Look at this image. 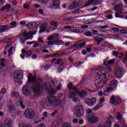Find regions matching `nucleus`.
<instances>
[{
	"label": "nucleus",
	"instance_id": "obj_1",
	"mask_svg": "<svg viewBox=\"0 0 127 127\" xmlns=\"http://www.w3.org/2000/svg\"><path fill=\"white\" fill-rule=\"evenodd\" d=\"M112 68L110 66H107L106 68L100 70L97 73L96 78L95 82V86L97 89H101L108 83L106 78L107 72H112Z\"/></svg>",
	"mask_w": 127,
	"mask_h": 127
},
{
	"label": "nucleus",
	"instance_id": "obj_2",
	"mask_svg": "<svg viewBox=\"0 0 127 127\" xmlns=\"http://www.w3.org/2000/svg\"><path fill=\"white\" fill-rule=\"evenodd\" d=\"M28 83H36L35 85L33 87V92H34L35 94H38L39 93L41 87L40 79H36V76H33L31 73H29L28 76Z\"/></svg>",
	"mask_w": 127,
	"mask_h": 127
},
{
	"label": "nucleus",
	"instance_id": "obj_3",
	"mask_svg": "<svg viewBox=\"0 0 127 127\" xmlns=\"http://www.w3.org/2000/svg\"><path fill=\"white\" fill-rule=\"evenodd\" d=\"M36 33V31L34 32H29L24 31L22 35H17L16 37L17 38H19L21 43H23L24 44L25 43V41L27 40V39H32V35L33 34H35Z\"/></svg>",
	"mask_w": 127,
	"mask_h": 127
},
{
	"label": "nucleus",
	"instance_id": "obj_4",
	"mask_svg": "<svg viewBox=\"0 0 127 127\" xmlns=\"http://www.w3.org/2000/svg\"><path fill=\"white\" fill-rule=\"evenodd\" d=\"M61 103H62V100L58 101L57 97L51 96L47 99L46 105L50 107L51 106H58V105H61Z\"/></svg>",
	"mask_w": 127,
	"mask_h": 127
},
{
	"label": "nucleus",
	"instance_id": "obj_5",
	"mask_svg": "<svg viewBox=\"0 0 127 127\" xmlns=\"http://www.w3.org/2000/svg\"><path fill=\"white\" fill-rule=\"evenodd\" d=\"M74 113L77 118H81L84 115V107L79 105L76 106L74 109Z\"/></svg>",
	"mask_w": 127,
	"mask_h": 127
},
{
	"label": "nucleus",
	"instance_id": "obj_6",
	"mask_svg": "<svg viewBox=\"0 0 127 127\" xmlns=\"http://www.w3.org/2000/svg\"><path fill=\"white\" fill-rule=\"evenodd\" d=\"M123 8L124 5L122 4H118L114 6V9L117 11L115 13L116 17H123L121 14L123 13Z\"/></svg>",
	"mask_w": 127,
	"mask_h": 127
},
{
	"label": "nucleus",
	"instance_id": "obj_7",
	"mask_svg": "<svg viewBox=\"0 0 127 127\" xmlns=\"http://www.w3.org/2000/svg\"><path fill=\"white\" fill-rule=\"evenodd\" d=\"M117 86H118L117 80L116 79H113L110 81L109 83V87H107V90L105 92H107V93L112 92V91H113L114 89H115V88H117Z\"/></svg>",
	"mask_w": 127,
	"mask_h": 127
},
{
	"label": "nucleus",
	"instance_id": "obj_8",
	"mask_svg": "<svg viewBox=\"0 0 127 127\" xmlns=\"http://www.w3.org/2000/svg\"><path fill=\"white\" fill-rule=\"evenodd\" d=\"M109 103L111 105H114V106H119L122 103V99L119 97H116L115 95H113L110 98Z\"/></svg>",
	"mask_w": 127,
	"mask_h": 127
},
{
	"label": "nucleus",
	"instance_id": "obj_9",
	"mask_svg": "<svg viewBox=\"0 0 127 127\" xmlns=\"http://www.w3.org/2000/svg\"><path fill=\"white\" fill-rule=\"evenodd\" d=\"M125 69L122 67H117L114 70V75L116 78H122L124 75Z\"/></svg>",
	"mask_w": 127,
	"mask_h": 127
},
{
	"label": "nucleus",
	"instance_id": "obj_10",
	"mask_svg": "<svg viewBox=\"0 0 127 127\" xmlns=\"http://www.w3.org/2000/svg\"><path fill=\"white\" fill-rule=\"evenodd\" d=\"M25 117L27 118V119H29V120H31V119H33L34 116H35V112L34 110L32 109H26L24 112Z\"/></svg>",
	"mask_w": 127,
	"mask_h": 127
},
{
	"label": "nucleus",
	"instance_id": "obj_11",
	"mask_svg": "<svg viewBox=\"0 0 127 127\" xmlns=\"http://www.w3.org/2000/svg\"><path fill=\"white\" fill-rule=\"evenodd\" d=\"M82 4H83V1L82 0H75L70 5L69 8L70 9H75V8L81 6Z\"/></svg>",
	"mask_w": 127,
	"mask_h": 127
},
{
	"label": "nucleus",
	"instance_id": "obj_12",
	"mask_svg": "<svg viewBox=\"0 0 127 127\" xmlns=\"http://www.w3.org/2000/svg\"><path fill=\"white\" fill-rule=\"evenodd\" d=\"M14 74H16V75L13 78V80L16 83H18L23 78V75L21 74V72L18 71H15Z\"/></svg>",
	"mask_w": 127,
	"mask_h": 127
},
{
	"label": "nucleus",
	"instance_id": "obj_13",
	"mask_svg": "<svg viewBox=\"0 0 127 127\" xmlns=\"http://www.w3.org/2000/svg\"><path fill=\"white\" fill-rule=\"evenodd\" d=\"M86 45V43L84 41H79L77 42L76 44H75L73 45L72 47L73 49H75L76 50H78V49H81L82 47H84Z\"/></svg>",
	"mask_w": 127,
	"mask_h": 127
},
{
	"label": "nucleus",
	"instance_id": "obj_14",
	"mask_svg": "<svg viewBox=\"0 0 127 127\" xmlns=\"http://www.w3.org/2000/svg\"><path fill=\"white\" fill-rule=\"evenodd\" d=\"M87 120L90 124H97V123H99V119L98 117L96 116V114H94L93 116L88 117Z\"/></svg>",
	"mask_w": 127,
	"mask_h": 127
},
{
	"label": "nucleus",
	"instance_id": "obj_15",
	"mask_svg": "<svg viewBox=\"0 0 127 127\" xmlns=\"http://www.w3.org/2000/svg\"><path fill=\"white\" fill-rule=\"evenodd\" d=\"M102 2L101 0H89L86 3V5H92V6H96L98 4H100Z\"/></svg>",
	"mask_w": 127,
	"mask_h": 127
},
{
	"label": "nucleus",
	"instance_id": "obj_16",
	"mask_svg": "<svg viewBox=\"0 0 127 127\" xmlns=\"http://www.w3.org/2000/svg\"><path fill=\"white\" fill-rule=\"evenodd\" d=\"M96 102H97V99L95 97H93L91 99L86 98L85 100V104H88V106H90V107L94 106V105L96 104Z\"/></svg>",
	"mask_w": 127,
	"mask_h": 127
},
{
	"label": "nucleus",
	"instance_id": "obj_17",
	"mask_svg": "<svg viewBox=\"0 0 127 127\" xmlns=\"http://www.w3.org/2000/svg\"><path fill=\"white\" fill-rule=\"evenodd\" d=\"M104 36H101V35H99L96 36L95 38V40H96L95 41V46H97L98 45H100V44H101V42H103V41H104Z\"/></svg>",
	"mask_w": 127,
	"mask_h": 127
},
{
	"label": "nucleus",
	"instance_id": "obj_18",
	"mask_svg": "<svg viewBox=\"0 0 127 127\" xmlns=\"http://www.w3.org/2000/svg\"><path fill=\"white\" fill-rule=\"evenodd\" d=\"M42 87L43 89H45L47 92H51L50 88H51V85L49 82H45L43 84Z\"/></svg>",
	"mask_w": 127,
	"mask_h": 127
},
{
	"label": "nucleus",
	"instance_id": "obj_19",
	"mask_svg": "<svg viewBox=\"0 0 127 127\" xmlns=\"http://www.w3.org/2000/svg\"><path fill=\"white\" fill-rule=\"evenodd\" d=\"M22 91L25 96H29V95H30V91H29L28 86L27 85L23 86Z\"/></svg>",
	"mask_w": 127,
	"mask_h": 127
},
{
	"label": "nucleus",
	"instance_id": "obj_20",
	"mask_svg": "<svg viewBox=\"0 0 127 127\" xmlns=\"http://www.w3.org/2000/svg\"><path fill=\"white\" fill-rule=\"evenodd\" d=\"M12 125V121L9 118L5 119L4 126L5 127H11Z\"/></svg>",
	"mask_w": 127,
	"mask_h": 127
},
{
	"label": "nucleus",
	"instance_id": "obj_21",
	"mask_svg": "<svg viewBox=\"0 0 127 127\" xmlns=\"http://www.w3.org/2000/svg\"><path fill=\"white\" fill-rule=\"evenodd\" d=\"M71 30V31H73V32H76V33H82L84 31L82 28H79L78 27H73Z\"/></svg>",
	"mask_w": 127,
	"mask_h": 127
},
{
	"label": "nucleus",
	"instance_id": "obj_22",
	"mask_svg": "<svg viewBox=\"0 0 127 127\" xmlns=\"http://www.w3.org/2000/svg\"><path fill=\"white\" fill-rule=\"evenodd\" d=\"M21 52L26 57H30L32 55V51H27L25 49H22Z\"/></svg>",
	"mask_w": 127,
	"mask_h": 127
},
{
	"label": "nucleus",
	"instance_id": "obj_23",
	"mask_svg": "<svg viewBox=\"0 0 127 127\" xmlns=\"http://www.w3.org/2000/svg\"><path fill=\"white\" fill-rule=\"evenodd\" d=\"M8 27V24L4 25H0V33H2V32H4V31L6 30H8L7 27Z\"/></svg>",
	"mask_w": 127,
	"mask_h": 127
},
{
	"label": "nucleus",
	"instance_id": "obj_24",
	"mask_svg": "<svg viewBox=\"0 0 127 127\" xmlns=\"http://www.w3.org/2000/svg\"><path fill=\"white\" fill-rule=\"evenodd\" d=\"M94 115H95V114L93 113L91 109L86 110V118L87 119L88 118H90L91 116H94Z\"/></svg>",
	"mask_w": 127,
	"mask_h": 127
},
{
	"label": "nucleus",
	"instance_id": "obj_25",
	"mask_svg": "<svg viewBox=\"0 0 127 127\" xmlns=\"http://www.w3.org/2000/svg\"><path fill=\"white\" fill-rule=\"evenodd\" d=\"M16 26H17L16 22L13 21L10 23V25H8V27H7L8 30H9V29H11L12 28H14V27H16Z\"/></svg>",
	"mask_w": 127,
	"mask_h": 127
},
{
	"label": "nucleus",
	"instance_id": "obj_26",
	"mask_svg": "<svg viewBox=\"0 0 127 127\" xmlns=\"http://www.w3.org/2000/svg\"><path fill=\"white\" fill-rule=\"evenodd\" d=\"M53 6H54L55 8H58L59 6H60V1H59V0H54Z\"/></svg>",
	"mask_w": 127,
	"mask_h": 127
},
{
	"label": "nucleus",
	"instance_id": "obj_27",
	"mask_svg": "<svg viewBox=\"0 0 127 127\" xmlns=\"http://www.w3.org/2000/svg\"><path fill=\"white\" fill-rule=\"evenodd\" d=\"M36 26H38V24H37V23H36V22H33L29 23L27 25V27H28V28H32V27H36Z\"/></svg>",
	"mask_w": 127,
	"mask_h": 127
},
{
	"label": "nucleus",
	"instance_id": "obj_28",
	"mask_svg": "<svg viewBox=\"0 0 127 127\" xmlns=\"http://www.w3.org/2000/svg\"><path fill=\"white\" fill-rule=\"evenodd\" d=\"M112 54H113L114 56H116V57H118V58H121V57H123L124 56L123 53H119L117 51H113Z\"/></svg>",
	"mask_w": 127,
	"mask_h": 127
},
{
	"label": "nucleus",
	"instance_id": "obj_29",
	"mask_svg": "<svg viewBox=\"0 0 127 127\" xmlns=\"http://www.w3.org/2000/svg\"><path fill=\"white\" fill-rule=\"evenodd\" d=\"M11 8V5L10 4H7L1 8V11H3L4 10H6V9H9Z\"/></svg>",
	"mask_w": 127,
	"mask_h": 127
},
{
	"label": "nucleus",
	"instance_id": "obj_30",
	"mask_svg": "<svg viewBox=\"0 0 127 127\" xmlns=\"http://www.w3.org/2000/svg\"><path fill=\"white\" fill-rule=\"evenodd\" d=\"M109 120H108L106 123L105 126L107 127H110L112 126V120H113V117L112 116L110 117Z\"/></svg>",
	"mask_w": 127,
	"mask_h": 127
},
{
	"label": "nucleus",
	"instance_id": "obj_31",
	"mask_svg": "<svg viewBox=\"0 0 127 127\" xmlns=\"http://www.w3.org/2000/svg\"><path fill=\"white\" fill-rule=\"evenodd\" d=\"M47 25H48V24L46 23L42 24V28L40 30V32L41 33V32H43V31H45V30H46V27H47Z\"/></svg>",
	"mask_w": 127,
	"mask_h": 127
},
{
	"label": "nucleus",
	"instance_id": "obj_32",
	"mask_svg": "<svg viewBox=\"0 0 127 127\" xmlns=\"http://www.w3.org/2000/svg\"><path fill=\"white\" fill-rule=\"evenodd\" d=\"M83 23L85 24H91V18L89 19L88 18H84L83 19Z\"/></svg>",
	"mask_w": 127,
	"mask_h": 127
},
{
	"label": "nucleus",
	"instance_id": "obj_33",
	"mask_svg": "<svg viewBox=\"0 0 127 127\" xmlns=\"http://www.w3.org/2000/svg\"><path fill=\"white\" fill-rule=\"evenodd\" d=\"M9 110L10 112H14L15 111V106L11 103L9 106Z\"/></svg>",
	"mask_w": 127,
	"mask_h": 127
},
{
	"label": "nucleus",
	"instance_id": "obj_34",
	"mask_svg": "<svg viewBox=\"0 0 127 127\" xmlns=\"http://www.w3.org/2000/svg\"><path fill=\"white\" fill-rule=\"evenodd\" d=\"M103 103H100L99 104L96 105L95 107L93 108V111H97L100 109V108H101V107H103Z\"/></svg>",
	"mask_w": 127,
	"mask_h": 127
},
{
	"label": "nucleus",
	"instance_id": "obj_35",
	"mask_svg": "<svg viewBox=\"0 0 127 127\" xmlns=\"http://www.w3.org/2000/svg\"><path fill=\"white\" fill-rule=\"evenodd\" d=\"M53 55L55 57L57 56L58 57H61V56H62L63 55H65V52L60 53L59 52H58L56 53L55 54H54Z\"/></svg>",
	"mask_w": 127,
	"mask_h": 127
},
{
	"label": "nucleus",
	"instance_id": "obj_36",
	"mask_svg": "<svg viewBox=\"0 0 127 127\" xmlns=\"http://www.w3.org/2000/svg\"><path fill=\"white\" fill-rule=\"evenodd\" d=\"M11 96L12 97H14V98H18L19 97V93L17 92H12L11 93Z\"/></svg>",
	"mask_w": 127,
	"mask_h": 127
},
{
	"label": "nucleus",
	"instance_id": "obj_37",
	"mask_svg": "<svg viewBox=\"0 0 127 127\" xmlns=\"http://www.w3.org/2000/svg\"><path fill=\"white\" fill-rule=\"evenodd\" d=\"M19 127H32V126H31V125H30V124L21 123L19 125Z\"/></svg>",
	"mask_w": 127,
	"mask_h": 127
},
{
	"label": "nucleus",
	"instance_id": "obj_38",
	"mask_svg": "<svg viewBox=\"0 0 127 127\" xmlns=\"http://www.w3.org/2000/svg\"><path fill=\"white\" fill-rule=\"evenodd\" d=\"M87 92L85 90H82L81 92H78V94L80 97H84L85 96H87Z\"/></svg>",
	"mask_w": 127,
	"mask_h": 127
},
{
	"label": "nucleus",
	"instance_id": "obj_39",
	"mask_svg": "<svg viewBox=\"0 0 127 127\" xmlns=\"http://www.w3.org/2000/svg\"><path fill=\"white\" fill-rule=\"evenodd\" d=\"M82 12H83V11L80 9H77L72 11V13H74V14H77V13H82Z\"/></svg>",
	"mask_w": 127,
	"mask_h": 127
},
{
	"label": "nucleus",
	"instance_id": "obj_40",
	"mask_svg": "<svg viewBox=\"0 0 127 127\" xmlns=\"http://www.w3.org/2000/svg\"><path fill=\"white\" fill-rule=\"evenodd\" d=\"M56 42H57V45H63L64 44V42L61 40H57Z\"/></svg>",
	"mask_w": 127,
	"mask_h": 127
},
{
	"label": "nucleus",
	"instance_id": "obj_41",
	"mask_svg": "<svg viewBox=\"0 0 127 127\" xmlns=\"http://www.w3.org/2000/svg\"><path fill=\"white\" fill-rule=\"evenodd\" d=\"M77 96V93L74 92H71L69 94V98H75Z\"/></svg>",
	"mask_w": 127,
	"mask_h": 127
},
{
	"label": "nucleus",
	"instance_id": "obj_42",
	"mask_svg": "<svg viewBox=\"0 0 127 127\" xmlns=\"http://www.w3.org/2000/svg\"><path fill=\"white\" fill-rule=\"evenodd\" d=\"M62 127H72V126L70 123L66 122L63 124V126Z\"/></svg>",
	"mask_w": 127,
	"mask_h": 127
},
{
	"label": "nucleus",
	"instance_id": "obj_43",
	"mask_svg": "<svg viewBox=\"0 0 127 127\" xmlns=\"http://www.w3.org/2000/svg\"><path fill=\"white\" fill-rule=\"evenodd\" d=\"M19 104L20 106H21V109H25V105L23 104V102H22V101H19Z\"/></svg>",
	"mask_w": 127,
	"mask_h": 127
},
{
	"label": "nucleus",
	"instance_id": "obj_44",
	"mask_svg": "<svg viewBox=\"0 0 127 127\" xmlns=\"http://www.w3.org/2000/svg\"><path fill=\"white\" fill-rule=\"evenodd\" d=\"M59 37V35L58 34H55L53 35V39H54V40H58Z\"/></svg>",
	"mask_w": 127,
	"mask_h": 127
},
{
	"label": "nucleus",
	"instance_id": "obj_45",
	"mask_svg": "<svg viewBox=\"0 0 127 127\" xmlns=\"http://www.w3.org/2000/svg\"><path fill=\"white\" fill-rule=\"evenodd\" d=\"M117 119L119 120H121V119H123V117L122 116V114L120 113V112H118L117 113Z\"/></svg>",
	"mask_w": 127,
	"mask_h": 127
},
{
	"label": "nucleus",
	"instance_id": "obj_46",
	"mask_svg": "<svg viewBox=\"0 0 127 127\" xmlns=\"http://www.w3.org/2000/svg\"><path fill=\"white\" fill-rule=\"evenodd\" d=\"M73 17L70 16L69 17H66L64 18V20H72L73 19Z\"/></svg>",
	"mask_w": 127,
	"mask_h": 127
},
{
	"label": "nucleus",
	"instance_id": "obj_47",
	"mask_svg": "<svg viewBox=\"0 0 127 127\" xmlns=\"http://www.w3.org/2000/svg\"><path fill=\"white\" fill-rule=\"evenodd\" d=\"M84 35H85V36L90 37L92 36V33L91 32H87L84 33Z\"/></svg>",
	"mask_w": 127,
	"mask_h": 127
},
{
	"label": "nucleus",
	"instance_id": "obj_48",
	"mask_svg": "<svg viewBox=\"0 0 127 127\" xmlns=\"http://www.w3.org/2000/svg\"><path fill=\"white\" fill-rule=\"evenodd\" d=\"M110 26H109L108 25H104V26H101L99 27V28L101 29H107V28H109Z\"/></svg>",
	"mask_w": 127,
	"mask_h": 127
},
{
	"label": "nucleus",
	"instance_id": "obj_49",
	"mask_svg": "<svg viewBox=\"0 0 127 127\" xmlns=\"http://www.w3.org/2000/svg\"><path fill=\"white\" fill-rule=\"evenodd\" d=\"M56 42V41L53 40V41H50L47 42L48 45H53L54 44V43Z\"/></svg>",
	"mask_w": 127,
	"mask_h": 127
},
{
	"label": "nucleus",
	"instance_id": "obj_50",
	"mask_svg": "<svg viewBox=\"0 0 127 127\" xmlns=\"http://www.w3.org/2000/svg\"><path fill=\"white\" fill-rule=\"evenodd\" d=\"M30 7V5H29V4H28V3H25L24 4V8H26V9H29Z\"/></svg>",
	"mask_w": 127,
	"mask_h": 127
},
{
	"label": "nucleus",
	"instance_id": "obj_51",
	"mask_svg": "<svg viewBox=\"0 0 127 127\" xmlns=\"http://www.w3.org/2000/svg\"><path fill=\"white\" fill-rule=\"evenodd\" d=\"M57 21H51V25H52L53 26L56 27L57 26Z\"/></svg>",
	"mask_w": 127,
	"mask_h": 127
},
{
	"label": "nucleus",
	"instance_id": "obj_52",
	"mask_svg": "<svg viewBox=\"0 0 127 127\" xmlns=\"http://www.w3.org/2000/svg\"><path fill=\"white\" fill-rule=\"evenodd\" d=\"M120 33H122V34H127V30L122 29V30H120Z\"/></svg>",
	"mask_w": 127,
	"mask_h": 127
},
{
	"label": "nucleus",
	"instance_id": "obj_53",
	"mask_svg": "<svg viewBox=\"0 0 127 127\" xmlns=\"http://www.w3.org/2000/svg\"><path fill=\"white\" fill-rule=\"evenodd\" d=\"M12 50H13V47H11L8 50L9 56H10V54H12Z\"/></svg>",
	"mask_w": 127,
	"mask_h": 127
},
{
	"label": "nucleus",
	"instance_id": "obj_54",
	"mask_svg": "<svg viewBox=\"0 0 127 127\" xmlns=\"http://www.w3.org/2000/svg\"><path fill=\"white\" fill-rule=\"evenodd\" d=\"M1 93L5 95L6 93V89L5 88H2L1 90Z\"/></svg>",
	"mask_w": 127,
	"mask_h": 127
},
{
	"label": "nucleus",
	"instance_id": "obj_55",
	"mask_svg": "<svg viewBox=\"0 0 127 127\" xmlns=\"http://www.w3.org/2000/svg\"><path fill=\"white\" fill-rule=\"evenodd\" d=\"M43 117H44V118H48V112H44L43 113Z\"/></svg>",
	"mask_w": 127,
	"mask_h": 127
},
{
	"label": "nucleus",
	"instance_id": "obj_56",
	"mask_svg": "<svg viewBox=\"0 0 127 127\" xmlns=\"http://www.w3.org/2000/svg\"><path fill=\"white\" fill-rule=\"evenodd\" d=\"M114 62H115V59L110 60L108 62V65H110V64H113Z\"/></svg>",
	"mask_w": 127,
	"mask_h": 127
},
{
	"label": "nucleus",
	"instance_id": "obj_57",
	"mask_svg": "<svg viewBox=\"0 0 127 127\" xmlns=\"http://www.w3.org/2000/svg\"><path fill=\"white\" fill-rule=\"evenodd\" d=\"M88 27H89V26L87 25H82L81 26V28L83 30V29H86V28H88Z\"/></svg>",
	"mask_w": 127,
	"mask_h": 127
},
{
	"label": "nucleus",
	"instance_id": "obj_58",
	"mask_svg": "<svg viewBox=\"0 0 127 127\" xmlns=\"http://www.w3.org/2000/svg\"><path fill=\"white\" fill-rule=\"evenodd\" d=\"M12 44V42H8L6 46L5 47V48H8V47H9L10 45Z\"/></svg>",
	"mask_w": 127,
	"mask_h": 127
},
{
	"label": "nucleus",
	"instance_id": "obj_59",
	"mask_svg": "<svg viewBox=\"0 0 127 127\" xmlns=\"http://www.w3.org/2000/svg\"><path fill=\"white\" fill-rule=\"evenodd\" d=\"M119 123L120 124H125L126 122L125 121V119H124V118H121V119H120Z\"/></svg>",
	"mask_w": 127,
	"mask_h": 127
},
{
	"label": "nucleus",
	"instance_id": "obj_60",
	"mask_svg": "<svg viewBox=\"0 0 127 127\" xmlns=\"http://www.w3.org/2000/svg\"><path fill=\"white\" fill-rule=\"evenodd\" d=\"M67 87L69 90H71V89L73 88V84L71 83H69L68 85H67Z\"/></svg>",
	"mask_w": 127,
	"mask_h": 127
},
{
	"label": "nucleus",
	"instance_id": "obj_61",
	"mask_svg": "<svg viewBox=\"0 0 127 127\" xmlns=\"http://www.w3.org/2000/svg\"><path fill=\"white\" fill-rule=\"evenodd\" d=\"M37 127H46V126L43 123H41L40 124H39Z\"/></svg>",
	"mask_w": 127,
	"mask_h": 127
},
{
	"label": "nucleus",
	"instance_id": "obj_62",
	"mask_svg": "<svg viewBox=\"0 0 127 127\" xmlns=\"http://www.w3.org/2000/svg\"><path fill=\"white\" fill-rule=\"evenodd\" d=\"M72 123L73 124H78V119L76 118L73 119Z\"/></svg>",
	"mask_w": 127,
	"mask_h": 127
},
{
	"label": "nucleus",
	"instance_id": "obj_63",
	"mask_svg": "<svg viewBox=\"0 0 127 127\" xmlns=\"http://www.w3.org/2000/svg\"><path fill=\"white\" fill-rule=\"evenodd\" d=\"M57 114V110H55L54 112L52 113V117H55V115Z\"/></svg>",
	"mask_w": 127,
	"mask_h": 127
},
{
	"label": "nucleus",
	"instance_id": "obj_64",
	"mask_svg": "<svg viewBox=\"0 0 127 127\" xmlns=\"http://www.w3.org/2000/svg\"><path fill=\"white\" fill-rule=\"evenodd\" d=\"M106 14H109V13H113V11L112 10H109L105 12Z\"/></svg>",
	"mask_w": 127,
	"mask_h": 127
}]
</instances>
